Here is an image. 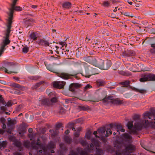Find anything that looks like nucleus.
Here are the masks:
<instances>
[{
  "mask_svg": "<svg viewBox=\"0 0 155 155\" xmlns=\"http://www.w3.org/2000/svg\"><path fill=\"white\" fill-rule=\"evenodd\" d=\"M112 130L111 128H107L105 129V131H106V134H105V137H108V136L112 134V131H111Z\"/></svg>",
  "mask_w": 155,
  "mask_h": 155,
  "instance_id": "nucleus-34",
  "label": "nucleus"
},
{
  "mask_svg": "<svg viewBox=\"0 0 155 155\" xmlns=\"http://www.w3.org/2000/svg\"><path fill=\"white\" fill-rule=\"evenodd\" d=\"M64 140L66 143L68 144H71L72 142V139L68 136L64 137Z\"/></svg>",
  "mask_w": 155,
  "mask_h": 155,
  "instance_id": "nucleus-30",
  "label": "nucleus"
},
{
  "mask_svg": "<svg viewBox=\"0 0 155 155\" xmlns=\"http://www.w3.org/2000/svg\"><path fill=\"white\" fill-rule=\"evenodd\" d=\"M50 42L48 40H46L44 39H41L40 40L38 43L39 45H41L45 47L49 46Z\"/></svg>",
  "mask_w": 155,
  "mask_h": 155,
  "instance_id": "nucleus-18",
  "label": "nucleus"
},
{
  "mask_svg": "<svg viewBox=\"0 0 155 155\" xmlns=\"http://www.w3.org/2000/svg\"><path fill=\"white\" fill-rule=\"evenodd\" d=\"M104 62V60L101 59H99L98 60H97L95 58L93 65L99 68L100 69H102Z\"/></svg>",
  "mask_w": 155,
  "mask_h": 155,
  "instance_id": "nucleus-7",
  "label": "nucleus"
},
{
  "mask_svg": "<svg viewBox=\"0 0 155 155\" xmlns=\"http://www.w3.org/2000/svg\"><path fill=\"white\" fill-rule=\"evenodd\" d=\"M126 149L127 151L132 152L135 150V148L133 145L129 144L126 147Z\"/></svg>",
  "mask_w": 155,
  "mask_h": 155,
  "instance_id": "nucleus-26",
  "label": "nucleus"
},
{
  "mask_svg": "<svg viewBox=\"0 0 155 155\" xmlns=\"http://www.w3.org/2000/svg\"><path fill=\"white\" fill-rule=\"evenodd\" d=\"M69 155H78V153L76 152H75L73 150H71Z\"/></svg>",
  "mask_w": 155,
  "mask_h": 155,
  "instance_id": "nucleus-60",
  "label": "nucleus"
},
{
  "mask_svg": "<svg viewBox=\"0 0 155 155\" xmlns=\"http://www.w3.org/2000/svg\"><path fill=\"white\" fill-rule=\"evenodd\" d=\"M13 8H12V7H11V8L9 9L10 12L8 14L9 17L7 20V23L12 24V20L13 18V14L14 11H15L14 9Z\"/></svg>",
  "mask_w": 155,
  "mask_h": 155,
  "instance_id": "nucleus-8",
  "label": "nucleus"
},
{
  "mask_svg": "<svg viewBox=\"0 0 155 155\" xmlns=\"http://www.w3.org/2000/svg\"><path fill=\"white\" fill-rule=\"evenodd\" d=\"M8 125L10 126H13L16 124V120L15 119L12 120L11 118L8 117Z\"/></svg>",
  "mask_w": 155,
  "mask_h": 155,
  "instance_id": "nucleus-27",
  "label": "nucleus"
},
{
  "mask_svg": "<svg viewBox=\"0 0 155 155\" xmlns=\"http://www.w3.org/2000/svg\"><path fill=\"white\" fill-rule=\"evenodd\" d=\"M44 81H42L39 82L35 84L32 85L31 87V89L32 90L34 89H36L38 87H39L43 84L45 83Z\"/></svg>",
  "mask_w": 155,
  "mask_h": 155,
  "instance_id": "nucleus-22",
  "label": "nucleus"
},
{
  "mask_svg": "<svg viewBox=\"0 0 155 155\" xmlns=\"http://www.w3.org/2000/svg\"><path fill=\"white\" fill-rule=\"evenodd\" d=\"M41 105L45 107H49L51 105L49 100L48 98H44L40 101Z\"/></svg>",
  "mask_w": 155,
  "mask_h": 155,
  "instance_id": "nucleus-12",
  "label": "nucleus"
},
{
  "mask_svg": "<svg viewBox=\"0 0 155 155\" xmlns=\"http://www.w3.org/2000/svg\"><path fill=\"white\" fill-rule=\"evenodd\" d=\"M105 128L104 127H101L97 129L98 132L100 134L104 133L105 131Z\"/></svg>",
  "mask_w": 155,
  "mask_h": 155,
  "instance_id": "nucleus-45",
  "label": "nucleus"
},
{
  "mask_svg": "<svg viewBox=\"0 0 155 155\" xmlns=\"http://www.w3.org/2000/svg\"><path fill=\"white\" fill-rule=\"evenodd\" d=\"M55 145L54 143L52 142L49 143L48 144V147L49 148L53 149L54 148Z\"/></svg>",
  "mask_w": 155,
  "mask_h": 155,
  "instance_id": "nucleus-53",
  "label": "nucleus"
},
{
  "mask_svg": "<svg viewBox=\"0 0 155 155\" xmlns=\"http://www.w3.org/2000/svg\"><path fill=\"white\" fill-rule=\"evenodd\" d=\"M102 94H104V96H105V97L103 99L102 101L104 103H107L108 102V99H107V91H103Z\"/></svg>",
  "mask_w": 155,
  "mask_h": 155,
  "instance_id": "nucleus-42",
  "label": "nucleus"
},
{
  "mask_svg": "<svg viewBox=\"0 0 155 155\" xmlns=\"http://www.w3.org/2000/svg\"><path fill=\"white\" fill-rule=\"evenodd\" d=\"M143 127L145 128H147L149 127L150 125L151 127L153 128H155V121L154 122L151 121L150 122H149L148 120H146L144 122H142Z\"/></svg>",
  "mask_w": 155,
  "mask_h": 155,
  "instance_id": "nucleus-14",
  "label": "nucleus"
},
{
  "mask_svg": "<svg viewBox=\"0 0 155 155\" xmlns=\"http://www.w3.org/2000/svg\"><path fill=\"white\" fill-rule=\"evenodd\" d=\"M65 84V81H56L52 83L53 87L58 89H63Z\"/></svg>",
  "mask_w": 155,
  "mask_h": 155,
  "instance_id": "nucleus-5",
  "label": "nucleus"
},
{
  "mask_svg": "<svg viewBox=\"0 0 155 155\" xmlns=\"http://www.w3.org/2000/svg\"><path fill=\"white\" fill-rule=\"evenodd\" d=\"M143 127V125L142 123H138L134 125V128L136 130H140L142 129Z\"/></svg>",
  "mask_w": 155,
  "mask_h": 155,
  "instance_id": "nucleus-29",
  "label": "nucleus"
},
{
  "mask_svg": "<svg viewBox=\"0 0 155 155\" xmlns=\"http://www.w3.org/2000/svg\"><path fill=\"white\" fill-rule=\"evenodd\" d=\"M46 92L47 94H48V96H49V97H51L52 98L53 97L55 96V93L54 92H51L49 93L48 90L47 89Z\"/></svg>",
  "mask_w": 155,
  "mask_h": 155,
  "instance_id": "nucleus-41",
  "label": "nucleus"
},
{
  "mask_svg": "<svg viewBox=\"0 0 155 155\" xmlns=\"http://www.w3.org/2000/svg\"><path fill=\"white\" fill-rule=\"evenodd\" d=\"M10 43L7 41L3 40L0 44V52L2 53L6 49V48L8 47V46H7V45H9Z\"/></svg>",
  "mask_w": 155,
  "mask_h": 155,
  "instance_id": "nucleus-11",
  "label": "nucleus"
},
{
  "mask_svg": "<svg viewBox=\"0 0 155 155\" xmlns=\"http://www.w3.org/2000/svg\"><path fill=\"white\" fill-rule=\"evenodd\" d=\"M109 126L112 130H113V128L117 129V132H118L119 134H120L119 131L120 130L122 127L121 124H117L116 123H111L109 124Z\"/></svg>",
  "mask_w": 155,
  "mask_h": 155,
  "instance_id": "nucleus-13",
  "label": "nucleus"
},
{
  "mask_svg": "<svg viewBox=\"0 0 155 155\" xmlns=\"http://www.w3.org/2000/svg\"><path fill=\"white\" fill-rule=\"evenodd\" d=\"M141 78L139 79L141 82H144L148 81L147 73H144L141 75Z\"/></svg>",
  "mask_w": 155,
  "mask_h": 155,
  "instance_id": "nucleus-25",
  "label": "nucleus"
},
{
  "mask_svg": "<svg viewBox=\"0 0 155 155\" xmlns=\"http://www.w3.org/2000/svg\"><path fill=\"white\" fill-rule=\"evenodd\" d=\"M95 58L94 57L87 55L83 57V59L84 61L92 65H93Z\"/></svg>",
  "mask_w": 155,
  "mask_h": 155,
  "instance_id": "nucleus-10",
  "label": "nucleus"
},
{
  "mask_svg": "<svg viewBox=\"0 0 155 155\" xmlns=\"http://www.w3.org/2000/svg\"><path fill=\"white\" fill-rule=\"evenodd\" d=\"M96 155H101L102 153H103L102 150L100 148L97 149L96 148Z\"/></svg>",
  "mask_w": 155,
  "mask_h": 155,
  "instance_id": "nucleus-54",
  "label": "nucleus"
},
{
  "mask_svg": "<svg viewBox=\"0 0 155 155\" xmlns=\"http://www.w3.org/2000/svg\"><path fill=\"white\" fill-rule=\"evenodd\" d=\"M45 64L47 69L48 70L57 74L58 71L55 69L54 64Z\"/></svg>",
  "mask_w": 155,
  "mask_h": 155,
  "instance_id": "nucleus-16",
  "label": "nucleus"
},
{
  "mask_svg": "<svg viewBox=\"0 0 155 155\" xmlns=\"http://www.w3.org/2000/svg\"><path fill=\"white\" fill-rule=\"evenodd\" d=\"M65 110L63 107H61L60 108L59 112L60 114H63L65 112Z\"/></svg>",
  "mask_w": 155,
  "mask_h": 155,
  "instance_id": "nucleus-58",
  "label": "nucleus"
},
{
  "mask_svg": "<svg viewBox=\"0 0 155 155\" xmlns=\"http://www.w3.org/2000/svg\"><path fill=\"white\" fill-rule=\"evenodd\" d=\"M9 86L18 89H24L25 88V87L22 86L20 84L15 83H12L9 85Z\"/></svg>",
  "mask_w": 155,
  "mask_h": 155,
  "instance_id": "nucleus-23",
  "label": "nucleus"
},
{
  "mask_svg": "<svg viewBox=\"0 0 155 155\" xmlns=\"http://www.w3.org/2000/svg\"><path fill=\"white\" fill-rule=\"evenodd\" d=\"M78 109L81 111H86L89 109V107L88 106L86 107L84 106H78Z\"/></svg>",
  "mask_w": 155,
  "mask_h": 155,
  "instance_id": "nucleus-36",
  "label": "nucleus"
},
{
  "mask_svg": "<svg viewBox=\"0 0 155 155\" xmlns=\"http://www.w3.org/2000/svg\"><path fill=\"white\" fill-rule=\"evenodd\" d=\"M29 50V48L27 46H25L23 48L22 52L26 54L28 52Z\"/></svg>",
  "mask_w": 155,
  "mask_h": 155,
  "instance_id": "nucleus-51",
  "label": "nucleus"
},
{
  "mask_svg": "<svg viewBox=\"0 0 155 155\" xmlns=\"http://www.w3.org/2000/svg\"><path fill=\"white\" fill-rule=\"evenodd\" d=\"M110 3L107 1H104L103 3L101 4L104 7L109 8L110 7Z\"/></svg>",
  "mask_w": 155,
  "mask_h": 155,
  "instance_id": "nucleus-35",
  "label": "nucleus"
},
{
  "mask_svg": "<svg viewBox=\"0 0 155 155\" xmlns=\"http://www.w3.org/2000/svg\"><path fill=\"white\" fill-rule=\"evenodd\" d=\"M83 65L84 69V71L81 74L86 78H89L92 75L100 73V71L97 69L92 67L86 62H83Z\"/></svg>",
  "mask_w": 155,
  "mask_h": 155,
  "instance_id": "nucleus-1",
  "label": "nucleus"
},
{
  "mask_svg": "<svg viewBox=\"0 0 155 155\" xmlns=\"http://www.w3.org/2000/svg\"><path fill=\"white\" fill-rule=\"evenodd\" d=\"M57 74L59 77L65 80L71 79L72 77L75 78L76 79H80L79 77L77 76L78 73L76 71H73L70 74L65 72H58V71Z\"/></svg>",
  "mask_w": 155,
  "mask_h": 155,
  "instance_id": "nucleus-2",
  "label": "nucleus"
},
{
  "mask_svg": "<svg viewBox=\"0 0 155 155\" xmlns=\"http://www.w3.org/2000/svg\"><path fill=\"white\" fill-rule=\"evenodd\" d=\"M42 145L41 142L39 138L37 139L36 143L34 140H32L31 143V146L35 150H38V147H41Z\"/></svg>",
  "mask_w": 155,
  "mask_h": 155,
  "instance_id": "nucleus-6",
  "label": "nucleus"
},
{
  "mask_svg": "<svg viewBox=\"0 0 155 155\" xmlns=\"http://www.w3.org/2000/svg\"><path fill=\"white\" fill-rule=\"evenodd\" d=\"M58 43L62 46V47H63L64 46L66 47L67 46V44L65 41H59Z\"/></svg>",
  "mask_w": 155,
  "mask_h": 155,
  "instance_id": "nucleus-57",
  "label": "nucleus"
},
{
  "mask_svg": "<svg viewBox=\"0 0 155 155\" xmlns=\"http://www.w3.org/2000/svg\"><path fill=\"white\" fill-rule=\"evenodd\" d=\"M12 8H13L14 9L15 11L17 12L21 11L22 9V8L19 6H15L12 7Z\"/></svg>",
  "mask_w": 155,
  "mask_h": 155,
  "instance_id": "nucleus-47",
  "label": "nucleus"
},
{
  "mask_svg": "<svg viewBox=\"0 0 155 155\" xmlns=\"http://www.w3.org/2000/svg\"><path fill=\"white\" fill-rule=\"evenodd\" d=\"M30 38L34 41H35L37 39V37L36 34V32H32L29 36Z\"/></svg>",
  "mask_w": 155,
  "mask_h": 155,
  "instance_id": "nucleus-33",
  "label": "nucleus"
},
{
  "mask_svg": "<svg viewBox=\"0 0 155 155\" xmlns=\"http://www.w3.org/2000/svg\"><path fill=\"white\" fill-rule=\"evenodd\" d=\"M14 93L15 94L20 95L22 94V92L18 90H16L14 92Z\"/></svg>",
  "mask_w": 155,
  "mask_h": 155,
  "instance_id": "nucleus-61",
  "label": "nucleus"
},
{
  "mask_svg": "<svg viewBox=\"0 0 155 155\" xmlns=\"http://www.w3.org/2000/svg\"><path fill=\"white\" fill-rule=\"evenodd\" d=\"M7 144L6 141H3L2 142L0 143V147H2L4 148H5L6 147Z\"/></svg>",
  "mask_w": 155,
  "mask_h": 155,
  "instance_id": "nucleus-55",
  "label": "nucleus"
},
{
  "mask_svg": "<svg viewBox=\"0 0 155 155\" xmlns=\"http://www.w3.org/2000/svg\"><path fill=\"white\" fill-rule=\"evenodd\" d=\"M40 77L38 76H30L28 77V79L31 80H37L39 79Z\"/></svg>",
  "mask_w": 155,
  "mask_h": 155,
  "instance_id": "nucleus-39",
  "label": "nucleus"
},
{
  "mask_svg": "<svg viewBox=\"0 0 155 155\" xmlns=\"http://www.w3.org/2000/svg\"><path fill=\"white\" fill-rule=\"evenodd\" d=\"M13 105V103H12L11 101H8L7 103L5 105V106H7L8 107H10L12 106Z\"/></svg>",
  "mask_w": 155,
  "mask_h": 155,
  "instance_id": "nucleus-62",
  "label": "nucleus"
},
{
  "mask_svg": "<svg viewBox=\"0 0 155 155\" xmlns=\"http://www.w3.org/2000/svg\"><path fill=\"white\" fill-rule=\"evenodd\" d=\"M137 92H139L140 93L143 94L146 92V91L144 89H137Z\"/></svg>",
  "mask_w": 155,
  "mask_h": 155,
  "instance_id": "nucleus-63",
  "label": "nucleus"
},
{
  "mask_svg": "<svg viewBox=\"0 0 155 155\" xmlns=\"http://www.w3.org/2000/svg\"><path fill=\"white\" fill-rule=\"evenodd\" d=\"M127 126L130 130H131L133 127V121H130L127 122Z\"/></svg>",
  "mask_w": 155,
  "mask_h": 155,
  "instance_id": "nucleus-40",
  "label": "nucleus"
},
{
  "mask_svg": "<svg viewBox=\"0 0 155 155\" xmlns=\"http://www.w3.org/2000/svg\"><path fill=\"white\" fill-rule=\"evenodd\" d=\"M23 145L26 148H28L31 146V143L30 141H26L24 142Z\"/></svg>",
  "mask_w": 155,
  "mask_h": 155,
  "instance_id": "nucleus-43",
  "label": "nucleus"
},
{
  "mask_svg": "<svg viewBox=\"0 0 155 155\" xmlns=\"http://www.w3.org/2000/svg\"><path fill=\"white\" fill-rule=\"evenodd\" d=\"M62 124L61 123H58L57 124L55 125V128L56 130H58L59 128H61V127H63V126H62Z\"/></svg>",
  "mask_w": 155,
  "mask_h": 155,
  "instance_id": "nucleus-56",
  "label": "nucleus"
},
{
  "mask_svg": "<svg viewBox=\"0 0 155 155\" xmlns=\"http://www.w3.org/2000/svg\"><path fill=\"white\" fill-rule=\"evenodd\" d=\"M79 143L84 147L87 146V142L86 140H84L82 138L79 139Z\"/></svg>",
  "mask_w": 155,
  "mask_h": 155,
  "instance_id": "nucleus-31",
  "label": "nucleus"
},
{
  "mask_svg": "<svg viewBox=\"0 0 155 155\" xmlns=\"http://www.w3.org/2000/svg\"><path fill=\"white\" fill-rule=\"evenodd\" d=\"M13 143L14 145L17 147L20 148H21V143L17 139L15 140Z\"/></svg>",
  "mask_w": 155,
  "mask_h": 155,
  "instance_id": "nucleus-32",
  "label": "nucleus"
},
{
  "mask_svg": "<svg viewBox=\"0 0 155 155\" xmlns=\"http://www.w3.org/2000/svg\"><path fill=\"white\" fill-rule=\"evenodd\" d=\"M49 131L51 134L52 137H55L57 134L56 131L54 130H50Z\"/></svg>",
  "mask_w": 155,
  "mask_h": 155,
  "instance_id": "nucleus-49",
  "label": "nucleus"
},
{
  "mask_svg": "<svg viewBox=\"0 0 155 155\" xmlns=\"http://www.w3.org/2000/svg\"><path fill=\"white\" fill-rule=\"evenodd\" d=\"M50 101L51 103V105H52V103H55L57 102V99L55 96L51 98Z\"/></svg>",
  "mask_w": 155,
  "mask_h": 155,
  "instance_id": "nucleus-52",
  "label": "nucleus"
},
{
  "mask_svg": "<svg viewBox=\"0 0 155 155\" xmlns=\"http://www.w3.org/2000/svg\"><path fill=\"white\" fill-rule=\"evenodd\" d=\"M143 115L145 117H148L149 119H151L152 117H153L154 120H155V109H151L150 112H145Z\"/></svg>",
  "mask_w": 155,
  "mask_h": 155,
  "instance_id": "nucleus-9",
  "label": "nucleus"
},
{
  "mask_svg": "<svg viewBox=\"0 0 155 155\" xmlns=\"http://www.w3.org/2000/svg\"><path fill=\"white\" fill-rule=\"evenodd\" d=\"M112 62L110 60H107L104 61L102 69L107 70L111 66Z\"/></svg>",
  "mask_w": 155,
  "mask_h": 155,
  "instance_id": "nucleus-17",
  "label": "nucleus"
},
{
  "mask_svg": "<svg viewBox=\"0 0 155 155\" xmlns=\"http://www.w3.org/2000/svg\"><path fill=\"white\" fill-rule=\"evenodd\" d=\"M140 115L139 114H135L133 117V119L135 121H137L140 120Z\"/></svg>",
  "mask_w": 155,
  "mask_h": 155,
  "instance_id": "nucleus-37",
  "label": "nucleus"
},
{
  "mask_svg": "<svg viewBox=\"0 0 155 155\" xmlns=\"http://www.w3.org/2000/svg\"><path fill=\"white\" fill-rule=\"evenodd\" d=\"M151 47L152 48L150 50V52L152 54H155V43L151 44Z\"/></svg>",
  "mask_w": 155,
  "mask_h": 155,
  "instance_id": "nucleus-46",
  "label": "nucleus"
},
{
  "mask_svg": "<svg viewBox=\"0 0 155 155\" xmlns=\"http://www.w3.org/2000/svg\"><path fill=\"white\" fill-rule=\"evenodd\" d=\"M101 140L104 143H105L107 141L106 139L104 137V136H102L101 137Z\"/></svg>",
  "mask_w": 155,
  "mask_h": 155,
  "instance_id": "nucleus-64",
  "label": "nucleus"
},
{
  "mask_svg": "<svg viewBox=\"0 0 155 155\" xmlns=\"http://www.w3.org/2000/svg\"><path fill=\"white\" fill-rule=\"evenodd\" d=\"M148 81H155V74L150 73H147Z\"/></svg>",
  "mask_w": 155,
  "mask_h": 155,
  "instance_id": "nucleus-24",
  "label": "nucleus"
},
{
  "mask_svg": "<svg viewBox=\"0 0 155 155\" xmlns=\"http://www.w3.org/2000/svg\"><path fill=\"white\" fill-rule=\"evenodd\" d=\"M94 150L93 145L92 143H91L89 145H87V147L85 148L84 150H82L80 155H87L88 152H91Z\"/></svg>",
  "mask_w": 155,
  "mask_h": 155,
  "instance_id": "nucleus-4",
  "label": "nucleus"
},
{
  "mask_svg": "<svg viewBox=\"0 0 155 155\" xmlns=\"http://www.w3.org/2000/svg\"><path fill=\"white\" fill-rule=\"evenodd\" d=\"M91 132L89 130L87 131L86 133L85 137L88 140H90L91 138Z\"/></svg>",
  "mask_w": 155,
  "mask_h": 155,
  "instance_id": "nucleus-50",
  "label": "nucleus"
},
{
  "mask_svg": "<svg viewBox=\"0 0 155 155\" xmlns=\"http://www.w3.org/2000/svg\"><path fill=\"white\" fill-rule=\"evenodd\" d=\"M62 7L64 10L70 9L71 8L72 4L69 2H64L62 3Z\"/></svg>",
  "mask_w": 155,
  "mask_h": 155,
  "instance_id": "nucleus-19",
  "label": "nucleus"
},
{
  "mask_svg": "<svg viewBox=\"0 0 155 155\" xmlns=\"http://www.w3.org/2000/svg\"><path fill=\"white\" fill-rule=\"evenodd\" d=\"M15 65V64L12 62H7L5 64V67L8 68L9 67L11 66H14Z\"/></svg>",
  "mask_w": 155,
  "mask_h": 155,
  "instance_id": "nucleus-38",
  "label": "nucleus"
},
{
  "mask_svg": "<svg viewBox=\"0 0 155 155\" xmlns=\"http://www.w3.org/2000/svg\"><path fill=\"white\" fill-rule=\"evenodd\" d=\"M122 14L124 15L133 17H134V15L132 13H131L129 12H121Z\"/></svg>",
  "mask_w": 155,
  "mask_h": 155,
  "instance_id": "nucleus-44",
  "label": "nucleus"
},
{
  "mask_svg": "<svg viewBox=\"0 0 155 155\" xmlns=\"http://www.w3.org/2000/svg\"><path fill=\"white\" fill-rule=\"evenodd\" d=\"M110 103L116 105H121L124 103L123 100H120L119 98L113 99L110 101Z\"/></svg>",
  "mask_w": 155,
  "mask_h": 155,
  "instance_id": "nucleus-21",
  "label": "nucleus"
},
{
  "mask_svg": "<svg viewBox=\"0 0 155 155\" xmlns=\"http://www.w3.org/2000/svg\"><path fill=\"white\" fill-rule=\"evenodd\" d=\"M122 55L126 57L134 56L135 55V52L131 50L125 51L122 53Z\"/></svg>",
  "mask_w": 155,
  "mask_h": 155,
  "instance_id": "nucleus-15",
  "label": "nucleus"
},
{
  "mask_svg": "<svg viewBox=\"0 0 155 155\" xmlns=\"http://www.w3.org/2000/svg\"><path fill=\"white\" fill-rule=\"evenodd\" d=\"M22 32L21 31L18 32V33H17L16 34L17 35V36L20 39L22 37H23V34H22Z\"/></svg>",
  "mask_w": 155,
  "mask_h": 155,
  "instance_id": "nucleus-59",
  "label": "nucleus"
},
{
  "mask_svg": "<svg viewBox=\"0 0 155 155\" xmlns=\"http://www.w3.org/2000/svg\"><path fill=\"white\" fill-rule=\"evenodd\" d=\"M130 83V82L129 81L126 80L124 81L120 82L119 84L122 85L124 87H127L128 86L129 87Z\"/></svg>",
  "mask_w": 155,
  "mask_h": 155,
  "instance_id": "nucleus-28",
  "label": "nucleus"
},
{
  "mask_svg": "<svg viewBox=\"0 0 155 155\" xmlns=\"http://www.w3.org/2000/svg\"><path fill=\"white\" fill-rule=\"evenodd\" d=\"M81 84L78 83H73L71 84H70L69 89V91H75V89H71L72 87H74L75 88V89L79 88L81 87Z\"/></svg>",
  "mask_w": 155,
  "mask_h": 155,
  "instance_id": "nucleus-20",
  "label": "nucleus"
},
{
  "mask_svg": "<svg viewBox=\"0 0 155 155\" xmlns=\"http://www.w3.org/2000/svg\"><path fill=\"white\" fill-rule=\"evenodd\" d=\"M12 24L6 23V26L7 29H6V32L5 34V37H4V39L3 40L7 41L9 43H10L11 41L9 39V38L10 37V34L11 31V29L12 27Z\"/></svg>",
  "mask_w": 155,
  "mask_h": 155,
  "instance_id": "nucleus-3",
  "label": "nucleus"
},
{
  "mask_svg": "<svg viewBox=\"0 0 155 155\" xmlns=\"http://www.w3.org/2000/svg\"><path fill=\"white\" fill-rule=\"evenodd\" d=\"M0 70L2 71H3V70H4V71L5 73H8V74H11L12 72H12V71H9L8 72V70L4 67H0ZM14 73H17V72H14Z\"/></svg>",
  "mask_w": 155,
  "mask_h": 155,
  "instance_id": "nucleus-48",
  "label": "nucleus"
}]
</instances>
